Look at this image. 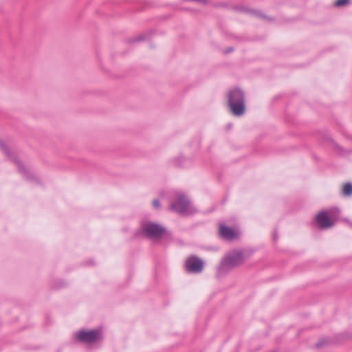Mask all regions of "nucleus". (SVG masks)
<instances>
[{
    "instance_id": "f257e3e1",
    "label": "nucleus",
    "mask_w": 352,
    "mask_h": 352,
    "mask_svg": "<svg viewBox=\"0 0 352 352\" xmlns=\"http://www.w3.org/2000/svg\"><path fill=\"white\" fill-rule=\"evenodd\" d=\"M228 104L232 114L241 116L245 112V94L239 89H230L228 94Z\"/></svg>"
},
{
    "instance_id": "f03ea898",
    "label": "nucleus",
    "mask_w": 352,
    "mask_h": 352,
    "mask_svg": "<svg viewBox=\"0 0 352 352\" xmlns=\"http://www.w3.org/2000/svg\"><path fill=\"white\" fill-rule=\"evenodd\" d=\"M243 255L241 252H234L225 257L221 262L217 271V276L225 275L233 267H235L243 263Z\"/></svg>"
},
{
    "instance_id": "7ed1b4c3",
    "label": "nucleus",
    "mask_w": 352,
    "mask_h": 352,
    "mask_svg": "<svg viewBox=\"0 0 352 352\" xmlns=\"http://www.w3.org/2000/svg\"><path fill=\"white\" fill-rule=\"evenodd\" d=\"M170 209L184 215L190 214L196 212L195 209L191 206L189 199L184 193L176 195V199L171 203Z\"/></svg>"
},
{
    "instance_id": "20e7f679",
    "label": "nucleus",
    "mask_w": 352,
    "mask_h": 352,
    "mask_svg": "<svg viewBox=\"0 0 352 352\" xmlns=\"http://www.w3.org/2000/svg\"><path fill=\"white\" fill-rule=\"evenodd\" d=\"M142 233L147 238L155 240L166 234V230L161 225L151 221L145 222L141 226Z\"/></svg>"
},
{
    "instance_id": "39448f33",
    "label": "nucleus",
    "mask_w": 352,
    "mask_h": 352,
    "mask_svg": "<svg viewBox=\"0 0 352 352\" xmlns=\"http://www.w3.org/2000/svg\"><path fill=\"white\" fill-rule=\"evenodd\" d=\"M0 148L5 153V155L16 165L19 170L23 175V177L24 178L28 179H35L32 174L29 172V170L21 162V161L18 159L15 154L12 153V151L9 149V148H8V146L5 144L3 141L1 139Z\"/></svg>"
},
{
    "instance_id": "423d86ee",
    "label": "nucleus",
    "mask_w": 352,
    "mask_h": 352,
    "mask_svg": "<svg viewBox=\"0 0 352 352\" xmlns=\"http://www.w3.org/2000/svg\"><path fill=\"white\" fill-rule=\"evenodd\" d=\"M204 261L195 255L187 257L184 262V270L189 274H199L204 268Z\"/></svg>"
},
{
    "instance_id": "0eeeda50",
    "label": "nucleus",
    "mask_w": 352,
    "mask_h": 352,
    "mask_svg": "<svg viewBox=\"0 0 352 352\" xmlns=\"http://www.w3.org/2000/svg\"><path fill=\"white\" fill-rule=\"evenodd\" d=\"M76 338L80 342L90 344L100 340L102 339V333L98 329L89 331L80 330L76 333Z\"/></svg>"
},
{
    "instance_id": "6e6552de",
    "label": "nucleus",
    "mask_w": 352,
    "mask_h": 352,
    "mask_svg": "<svg viewBox=\"0 0 352 352\" xmlns=\"http://www.w3.org/2000/svg\"><path fill=\"white\" fill-rule=\"evenodd\" d=\"M316 221L321 229H326L333 226L334 223L329 219L326 211H320L316 217Z\"/></svg>"
},
{
    "instance_id": "1a4fd4ad",
    "label": "nucleus",
    "mask_w": 352,
    "mask_h": 352,
    "mask_svg": "<svg viewBox=\"0 0 352 352\" xmlns=\"http://www.w3.org/2000/svg\"><path fill=\"white\" fill-rule=\"evenodd\" d=\"M219 234L223 239L229 241L233 240L236 236L233 229L225 225L220 226Z\"/></svg>"
},
{
    "instance_id": "9d476101",
    "label": "nucleus",
    "mask_w": 352,
    "mask_h": 352,
    "mask_svg": "<svg viewBox=\"0 0 352 352\" xmlns=\"http://www.w3.org/2000/svg\"><path fill=\"white\" fill-rule=\"evenodd\" d=\"M342 193L344 196H350L352 195V184L350 182L344 184L342 188Z\"/></svg>"
},
{
    "instance_id": "9b49d317",
    "label": "nucleus",
    "mask_w": 352,
    "mask_h": 352,
    "mask_svg": "<svg viewBox=\"0 0 352 352\" xmlns=\"http://www.w3.org/2000/svg\"><path fill=\"white\" fill-rule=\"evenodd\" d=\"M350 0H337L335 2V5L337 7H341L347 5L349 3Z\"/></svg>"
},
{
    "instance_id": "f8f14e48",
    "label": "nucleus",
    "mask_w": 352,
    "mask_h": 352,
    "mask_svg": "<svg viewBox=\"0 0 352 352\" xmlns=\"http://www.w3.org/2000/svg\"><path fill=\"white\" fill-rule=\"evenodd\" d=\"M250 13H252L254 16L261 17V18H265V16L262 14L258 10H248Z\"/></svg>"
},
{
    "instance_id": "ddd939ff",
    "label": "nucleus",
    "mask_w": 352,
    "mask_h": 352,
    "mask_svg": "<svg viewBox=\"0 0 352 352\" xmlns=\"http://www.w3.org/2000/svg\"><path fill=\"white\" fill-rule=\"evenodd\" d=\"M152 204L154 208L158 209L160 208V201L158 199H154Z\"/></svg>"
},
{
    "instance_id": "4468645a",
    "label": "nucleus",
    "mask_w": 352,
    "mask_h": 352,
    "mask_svg": "<svg viewBox=\"0 0 352 352\" xmlns=\"http://www.w3.org/2000/svg\"><path fill=\"white\" fill-rule=\"evenodd\" d=\"M146 39L145 35H141L138 37H136L134 40H133V42H138Z\"/></svg>"
},
{
    "instance_id": "2eb2a0df",
    "label": "nucleus",
    "mask_w": 352,
    "mask_h": 352,
    "mask_svg": "<svg viewBox=\"0 0 352 352\" xmlns=\"http://www.w3.org/2000/svg\"><path fill=\"white\" fill-rule=\"evenodd\" d=\"M233 51L232 47H229L224 51V53L228 54Z\"/></svg>"
},
{
    "instance_id": "dca6fc26",
    "label": "nucleus",
    "mask_w": 352,
    "mask_h": 352,
    "mask_svg": "<svg viewBox=\"0 0 352 352\" xmlns=\"http://www.w3.org/2000/svg\"><path fill=\"white\" fill-rule=\"evenodd\" d=\"M323 344V342L322 341H320L319 342H318L316 346V347H320V346H322Z\"/></svg>"
},
{
    "instance_id": "f3484780",
    "label": "nucleus",
    "mask_w": 352,
    "mask_h": 352,
    "mask_svg": "<svg viewBox=\"0 0 352 352\" xmlns=\"http://www.w3.org/2000/svg\"><path fill=\"white\" fill-rule=\"evenodd\" d=\"M273 239L274 241H276L277 240V236H276V233L274 232V234H273Z\"/></svg>"
},
{
    "instance_id": "a211bd4d",
    "label": "nucleus",
    "mask_w": 352,
    "mask_h": 352,
    "mask_svg": "<svg viewBox=\"0 0 352 352\" xmlns=\"http://www.w3.org/2000/svg\"><path fill=\"white\" fill-rule=\"evenodd\" d=\"M175 164H176L177 166H181V164H180L179 162H175Z\"/></svg>"
}]
</instances>
